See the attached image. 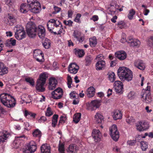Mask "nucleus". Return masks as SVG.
<instances>
[{
    "label": "nucleus",
    "mask_w": 153,
    "mask_h": 153,
    "mask_svg": "<svg viewBox=\"0 0 153 153\" xmlns=\"http://www.w3.org/2000/svg\"><path fill=\"white\" fill-rule=\"evenodd\" d=\"M134 65L136 68L141 70H144L146 68L143 61L140 59L135 60L134 61Z\"/></svg>",
    "instance_id": "f8f14e48"
},
{
    "label": "nucleus",
    "mask_w": 153,
    "mask_h": 153,
    "mask_svg": "<svg viewBox=\"0 0 153 153\" xmlns=\"http://www.w3.org/2000/svg\"><path fill=\"white\" fill-rule=\"evenodd\" d=\"M81 33L78 30H75L74 32L73 36L74 37V38L77 37L78 36H79L80 35H81Z\"/></svg>",
    "instance_id": "4d7b16f0"
},
{
    "label": "nucleus",
    "mask_w": 153,
    "mask_h": 153,
    "mask_svg": "<svg viewBox=\"0 0 153 153\" xmlns=\"http://www.w3.org/2000/svg\"><path fill=\"white\" fill-rule=\"evenodd\" d=\"M30 6L27 4H22L20 6V10L21 12L23 13H25L30 10Z\"/></svg>",
    "instance_id": "b1692460"
},
{
    "label": "nucleus",
    "mask_w": 153,
    "mask_h": 153,
    "mask_svg": "<svg viewBox=\"0 0 153 153\" xmlns=\"http://www.w3.org/2000/svg\"><path fill=\"white\" fill-rule=\"evenodd\" d=\"M51 94L53 99L56 100L60 99L63 94L62 89L60 88H58L52 92Z\"/></svg>",
    "instance_id": "1a4fd4ad"
},
{
    "label": "nucleus",
    "mask_w": 153,
    "mask_h": 153,
    "mask_svg": "<svg viewBox=\"0 0 153 153\" xmlns=\"http://www.w3.org/2000/svg\"><path fill=\"white\" fill-rule=\"evenodd\" d=\"M126 54L124 51H119L115 53V56L120 60H123L126 58Z\"/></svg>",
    "instance_id": "aec40b11"
},
{
    "label": "nucleus",
    "mask_w": 153,
    "mask_h": 153,
    "mask_svg": "<svg viewBox=\"0 0 153 153\" xmlns=\"http://www.w3.org/2000/svg\"><path fill=\"white\" fill-rule=\"evenodd\" d=\"M113 117L114 119L115 120L121 119L122 117L121 112L118 110H114L113 112Z\"/></svg>",
    "instance_id": "a878e982"
},
{
    "label": "nucleus",
    "mask_w": 153,
    "mask_h": 153,
    "mask_svg": "<svg viewBox=\"0 0 153 153\" xmlns=\"http://www.w3.org/2000/svg\"><path fill=\"white\" fill-rule=\"evenodd\" d=\"M92 59V58L90 56H86L85 59V65L89 66L90 65Z\"/></svg>",
    "instance_id": "c03bdc74"
},
{
    "label": "nucleus",
    "mask_w": 153,
    "mask_h": 153,
    "mask_svg": "<svg viewBox=\"0 0 153 153\" xmlns=\"http://www.w3.org/2000/svg\"><path fill=\"white\" fill-rule=\"evenodd\" d=\"M114 87L116 91L118 93H121L123 88V84L120 81H117L115 82L114 84Z\"/></svg>",
    "instance_id": "4468645a"
},
{
    "label": "nucleus",
    "mask_w": 153,
    "mask_h": 153,
    "mask_svg": "<svg viewBox=\"0 0 153 153\" xmlns=\"http://www.w3.org/2000/svg\"><path fill=\"white\" fill-rule=\"evenodd\" d=\"M25 31L24 30V28L22 27H21L20 28H17L16 29V31L15 33V34H18L19 33H21V32Z\"/></svg>",
    "instance_id": "774afa93"
},
{
    "label": "nucleus",
    "mask_w": 153,
    "mask_h": 153,
    "mask_svg": "<svg viewBox=\"0 0 153 153\" xmlns=\"http://www.w3.org/2000/svg\"><path fill=\"white\" fill-rule=\"evenodd\" d=\"M67 119L66 117L61 116L60 117V120L59 121V124L58 126H59L60 124H63L65 122V121Z\"/></svg>",
    "instance_id": "de8ad7c7"
},
{
    "label": "nucleus",
    "mask_w": 153,
    "mask_h": 153,
    "mask_svg": "<svg viewBox=\"0 0 153 153\" xmlns=\"http://www.w3.org/2000/svg\"><path fill=\"white\" fill-rule=\"evenodd\" d=\"M54 27H55L56 28L59 27H59H62V25L61 22L57 20L54 24Z\"/></svg>",
    "instance_id": "6e6d98bb"
},
{
    "label": "nucleus",
    "mask_w": 153,
    "mask_h": 153,
    "mask_svg": "<svg viewBox=\"0 0 153 153\" xmlns=\"http://www.w3.org/2000/svg\"><path fill=\"white\" fill-rule=\"evenodd\" d=\"M101 100H94L92 101L90 104V106L97 108L99 107L100 105Z\"/></svg>",
    "instance_id": "c85d7f7f"
},
{
    "label": "nucleus",
    "mask_w": 153,
    "mask_h": 153,
    "mask_svg": "<svg viewBox=\"0 0 153 153\" xmlns=\"http://www.w3.org/2000/svg\"><path fill=\"white\" fill-rule=\"evenodd\" d=\"M127 41L128 43L130 44V45L133 47H138L140 44V42L137 39L129 38Z\"/></svg>",
    "instance_id": "dca6fc26"
},
{
    "label": "nucleus",
    "mask_w": 153,
    "mask_h": 153,
    "mask_svg": "<svg viewBox=\"0 0 153 153\" xmlns=\"http://www.w3.org/2000/svg\"><path fill=\"white\" fill-rule=\"evenodd\" d=\"M8 18L9 19V21L13 23H14L16 22V18L13 14H8Z\"/></svg>",
    "instance_id": "603ef678"
},
{
    "label": "nucleus",
    "mask_w": 153,
    "mask_h": 153,
    "mask_svg": "<svg viewBox=\"0 0 153 153\" xmlns=\"http://www.w3.org/2000/svg\"><path fill=\"white\" fill-rule=\"evenodd\" d=\"M33 53V57L37 61L39 62H42V59L44 58V54L42 51L39 49H36L34 51Z\"/></svg>",
    "instance_id": "0eeeda50"
},
{
    "label": "nucleus",
    "mask_w": 153,
    "mask_h": 153,
    "mask_svg": "<svg viewBox=\"0 0 153 153\" xmlns=\"http://www.w3.org/2000/svg\"><path fill=\"white\" fill-rule=\"evenodd\" d=\"M24 125L25 126V129L27 131H29L31 129V126L30 125L28 122H25Z\"/></svg>",
    "instance_id": "e2e57ef3"
},
{
    "label": "nucleus",
    "mask_w": 153,
    "mask_h": 153,
    "mask_svg": "<svg viewBox=\"0 0 153 153\" xmlns=\"http://www.w3.org/2000/svg\"><path fill=\"white\" fill-rule=\"evenodd\" d=\"M105 61L103 60L98 61L95 65L96 69L97 71L104 70L105 68Z\"/></svg>",
    "instance_id": "f3484780"
},
{
    "label": "nucleus",
    "mask_w": 153,
    "mask_h": 153,
    "mask_svg": "<svg viewBox=\"0 0 153 153\" xmlns=\"http://www.w3.org/2000/svg\"><path fill=\"white\" fill-rule=\"evenodd\" d=\"M135 121V119L132 117H129L126 119V121L129 124H131Z\"/></svg>",
    "instance_id": "09e8293b"
},
{
    "label": "nucleus",
    "mask_w": 153,
    "mask_h": 153,
    "mask_svg": "<svg viewBox=\"0 0 153 153\" xmlns=\"http://www.w3.org/2000/svg\"><path fill=\"white\" fill-rule=\"evenodd\" d=\"M110 135L115 141H117L119 137V132L116 125H114L110 128Z\"/></svg>",
    "instance_id": "39448f33"
},
{
    "label": "nucleus",
    "mask_w": 153,
    "mask_h": 153,
    "mask_svg": "<svg viewBox=\"0 0 153 153\" xmlns=\"http://www.w3.org/2000/svg\"><path fill=\"white\" fill-rule=\"evenodd\" d=\"M136 142V140H130L127 141V143L129 146H133L135 145Z\"/></svg>",
    "instance_id": "0e129e2a"
},
{
    "label": "nucleus",
    "mask_w": 153,
    "mask_h": 153,
    "mask_svg": "<svg viewBox=\"0 0 153 153\" xmlns=\"http://www.w3.org/2000/svg\"><path fill=\"white\" fill-rule=\"evenodd\" d=\"M42 153H51V147L47 144H43L41 147Z\"/></svg>",
    "instance_id": "5701e85b"
},
{
    "label": "nucleus",
    "mask_w": 153,
    "mask_h": 153,
    "mask_svg": "<svg viewBox=\"0 0 153 153\" xmlns=\"http://www.w3.org/2000/svg\"><path fill=\"white\" fill-rule=\"evenodd\" d=\"M37 31L39 38L42 39H43L45 35V30L44 27L41 25L38 26Z\"/></svg>",
    "instance_id": "2eb2a0df"
},
{
    "label": "nucleus",
    "mask_w": 153,
    "mask_h": 153,
    "mask_svg": "<svg viewBox=\"0 0 153 153\" xmlns=\"http://www.w3.org/2000/svg\"><path fill=\"white\" fill-rule=\"evenodd\" d=\"M57 83V80L54 77L49 79L48 88L50 90H52L55 88Z\"/></svg>",
    "instance_id": "a211bd4d"
},
{
    "label": "nucleus",
    "mask_w": 153,
    "mask_h": 153,
    "mask_svg": "<svg viewBox=\"0 0 153 153\" xmlns=\"http://www.w3.org/2000/svg\"><path fill=\"white\" fill-rule=\"evenodd\" d=\"M92 136L96 142L100 141L102 137V134L99 130L96 129L93 130Z\"/></svg>",
    "instance_id": "9b49d317"
},
{
    "label": "nucleus",
    "mask_w": 153,
    "mask_h": 153,
    "mask_svg": "<svg viewBox=\"0 0 153 153\" xmlns=\"http://www.w3.org/2000/svg\"><path fill=\"white\" fill-rule=\"evenodd\" d=\"M74 13V11L71 9L68 10V18H72Z\"/></svg>",
    "instance_id": "338daca9"
},
{
    "label": "nucleus",
    "mask_w": 153,
    "mask_h": 153,
    "mask_svg": "<svg viewBox=\"0 0 153 153\" xmlns=\"http://www.w3.org/2000/svg\"><path fill=\"white\" fill-rule=\"evenodd\" d=\"M115 74L113 72L110 73L108 75L109 79L111 82H113L115 79Z\"/></svg>",
    "instance_id": "49530a36"
},
{
    "label": "nucleus",
    "mask_w": 153,
    "mask_h": 153,
    "mask_svg": "<svg viewBox=\"0 0 153 153\" xmlns=\"http://www.w3.org/2000/svg\"><path fill=\"white\" fill-rule=\"evenodd\" d=\"M26 30L27 34L29 37L33 38L35 36L36 34L37 27L33 22H30L27 24Z\"/></svg>",
    "instance_id": "7ed1b4c3"
},
{
    "label": "nucleus",
    "mask_w": 153,
    "mask_h": 153,
    "mask_svg": "<svg viewBox=\"0 0 153 153\" xmlns=\"http://www.w3.org/2000/svg\"><path fill=\"white\" fill-rule=\"evenodd\" d=\"M50 41L47 39H46L45 41L43 42V45L46 49L49 48L51 46Z\"/></svg>",
    "instance_id": "ea45409f"
},
{
    "label": "nucleus",
    "mask_w": 153,
    "mask_h": 153,
    "mask_svg": "<svg viewBox=\"0 0 153 153\" xmlns=\"http://www.w3.org/2000/svg\"><path fill=\"white\" fill-rule=\"evenodd\" d=\"M47 26L48 30L49 31H52V30L54 29V24L48 22L47 24Z\"/></svg>",
    "instance_id": "3c124183"
},
{
    "label": "nucleus",
    "mask_w": 153,
    "mask_h": 153,
    "mask_svg": "<svg viewBox=\"0 0 153 153\" xmlns=\"http://www.w3.org/2000/svg\"><path fill=\"white\" fill-rule=\"evenodd\" d=\"M79 68V66L76 63H73L69 65L68 70L70 73L75 74L77 73Z\"/></svg>",
    "instance_id": "ddd939ff"
},
{
    "label": "nucleus",
    "mask_w": 153,
    "mask_h": 153,
    "mask_svg": "<svg viewBox=\"0 0 153 153\" xmlns=\"http://www.w3.org/2000/svg\"><path fill=\"white\" fill-rule=\"evenodd\" d=\"M27 3L30 6V10L36 13L39 12L41 9L40 3L36 0H27Z\"/></svg>",
    "instance_id": "20e7f679"
},
{
    "label": "nucleus",
    "mask_w": 153,
    "mask_h": 153,
    "mask_svg": "<svg viewBox=\"0 0 153 153\" xmlns=\"http://www.w3.org/2000/svg\"><path fill=\"white\" fill-rule=\"evenodd\" d=\"M151 92L147 91L146 93L142 94L141 98H143L142 101L147 103H150L152 101V98L151 96Z\"/></svg>",
    "instance_id": "9d476101"
},
{
    "label": "nucleus",
    "mask_w": 153,
    "mask_h": 153,
    "mask_svg": "<svg viewBox=\"0 0 153 153\" xmlns=\"http://www.w3.org/2000/svg\"><path fill=\"white\" fill-rule=\"evenodd\" d=\"M32 134L34 137L38 138L39 140H40V138L42 136V133L38 129L35 130L33 132Z\"/></svg>",
    "instance_id": "7c9ffc66"
},
{
    "label": "nucleus",
    "mask_w": 153,
    "mask_h": 153,
    "mask_svg": "<svg viewBox=\"0 0 153 153\" xmlns=\"http://www.w3.org/2000/svg\"><path fill=\"white\" fill-rule=\"evenodd\" d=\"M95 93V89L94 88L91 86L88 88L86 92V94L88 97L91 98L93 97Z\"/></svg>",
    "instance_id": "412c9836"
},
{
    "label": "nucleus",
    "mask_w": 153,
    "mask_h": 153,
    "mask_svg": "<svg viewBox=\"0 0 153 153\" xmlns=\"http://www.w3.org/2000/svg\"><path fill=\"white\" fill-rule=\"evenodd\" d=\"M70 96L71 99H74L76 97H79L78 94L75 91L71 92L70 94Z\"/></svg>",
    "instance_id": "864d4df0"
},
{
    "label": "nucleus",
    "mask_w": 153,
    "mask_h": 153,
    "mask_svg": "<svg viewBox=\"0 0 153 153\" xmlns=\"http://www.w3.org/2000/svg\"><path fill=\"white\" fill-rule=\"evenodd\" d=\"M47 76L45 73L41 74L39 75V79L37 81L42 82L43 84H45Z\"/></svg>",
    "instance_id": "473e14b6"
},
{
    "label": "nucleus",
    "mask_w": 153,
    "mask_h": 153,
    "mask_svg": "<svg viewBox=\"0 0 153 153\" xmlns=\"http://www.w3.org/2000/svg\"><path fill=\"white\" fill-rule=\"evenodd\" d=\"M76 40L79 42H82L85 39V37L84 36L80 35L79 36H78L75 38Z\"/></svg>",
    "instance_id": "13d9d810"
},
{
    "label": "nucleus",
    "mask_w": 153,
    "mask_h": 153,
    "mask_svg": "<svg viewBox=\"0 0 153 153\" xmlns=\"http://www.w3.org/2000/svg\"><path fill=\"white\" fill-rule=\"evenodd\" d=\"M27 149L23 151L24 153H32L34 152L36 149V143L31 141L27 145Z\"/></svg>",
    "instance_id": "423d86ee"
},
{
    "label": "nucleus",
    "mask_w": 153,
    "mask_h": 153,
    "mask_svg": "<svg viewBox=\"0 0 153 153\" xmlns=\"http://www.w3.org/2000/svg\"><path fill=\"white\" fill-rule=\"evenodd\" d=\"M58 150L59 153H65V144L63 143H59V144Z\"/></svg>",
    "instance_id": "58836bf2"
},
{
    "label": "nucleus",
    "mask_w": 153,
    "mask_h": 153,
    "mask_svg": "<svg viewBox=\"0 0 153 153\" xmlns=\"http://www.w3.org/2000/svg\"><path fill=\"white\" fill-rule=\"evenodd\" d=\"M90 45L91 47H95L97 44V39L95 37H93L89 39Z\"/></svg>",
    "instance_id": "e433bc0d"
},
{
    "label": "nucleus",
    "mask_w": 153,
    "mask_h": 153,
    "mask_svg": "<svg viewBox=\"0 0 153 153\" xmlns=\"http://www.w3.org/2000/svg\"><path fill=\"white\" fill-rule=\"evenodd\" d=\"M74 50L75 55L79 57H82L85 54L84 51L82 49H75Z\"/></svg>",
    "instance_id": "c9c22d12"
},
{
    "label": "nucleus",
    "mask_w": 153,
    "mask_h": 153,
    "mask_svg": "<svg viewBox=\"0 0 153 153\" xmlns=\"http://www.w3.org/2000/svg\"><path fill=\"white\" fill-rule=\"evenodd\" d=\"M81 16V15L80 13H77L76 15V16L74 19V21L78 23H80L81 22L80 18Z\"/></svg>",
    "instance_id": "5fc2aeb1"
},
{
    "label": "nucleus",
    "mask_w": 153,
    "mask_h": 153,
    "mask_svg": "<svg viewBox=\"0 0 153 153\" xmlns=\"http://www.w3.org/2000/svg\"><path fill=\"white\" fill-rule=\"evenodd\" d=\"M63 23L66 25L68 26L69 27H72L73 22L71 20H69L68 21L65 20L64 21Z\"/></svg>",
    "instance_id": "680f3d73"
},
{
    "label": "nucleus",
    "mask_w": 153,
    "mask_h": 153,
    "mask_svg": "<svg viewBox=\"0 0 153 153\" xmlns=\"http://www.w3.org/2000/svg\"><path fill=\"white\" fill-rule=\"evenodd\" d=\"M117 75L121 80L129 81L133 77L132 72L129 69L124 67H120L117 71Z\"/></svg>",
    "instance_id": "f03ea898"
},
{
    "label": "nucleus",
    "mask_w": 153,
    "mask_h": 153,
    "mask_svg": "<svg viewBox=\"0 0 153 153\" xmlns=\"http://www.w3.org/2000/svg\"><path fill=\"white\" fill-rule=\"evenodd\" d=\"M58 118V115L57 114H55L53 116L52 119V127H56L57 123Z\"/></svg>",
    "instance_id": "f704fd0d"
},
{
    "label": "nucleus",
    "mask_w": 153,
    "mask_h": 153,
    "mask_svg": "<svg viewBox=\"0 0 153 153\" xmlns=\"http://www.w3.org/2000/svg\"><path fill=\"white\" fill-rule=\"evenodd\" d=\"M21 99L23 101L26 102V104H29L31 102L29 95L27 94H24L22 95L21 97Z\"/></svg>",
    "instance_id": "2f4dec72"
},
{
    "label": "nucleus",
    "mask_w": 153,
    "mask_h": 153,
    "mask_svg": "<svg viewBox=\"0 0 153 153\" xmlns=\"http://www.w3.org/2000/svg\"><path fill=\"white\" fill-rule=\"evenodd\" d=\"M8 72V68L5 67L4 65L2 68L0 69V75L3 76Z\"/></svg>",
    "instance_id": "a19ab883"
},
{
    "label": "nucleus",
    "mask_w": 153,
    "mask_h": 153,
    "mask_svg": "<svg viewBox=\"0 0 153 153\" xmlns=\"http://www.w3.org/2000/svg\"><path fill=\"white\" fill-rule=\"evenodd\" d=\"M4 44L6 47L11 48L12 46L16 45V40L13 38H11L6 40Z\"/></svg>",
    "instance_id": "4be33fe9"
},
{
    "label": "nucleus",
    "mask_w": 153,
    "mask_h": 153,
    "mask_svg": "<svg viewBox=\"0 0 153 153\" xmlns=\"http://www.w3.org/2000/svg\"><path fill=\"white\" fill-rule=\"evenodd\" d=\"M53 113L51 111V108L49 107L47 108V112L45 113L46 116L49 117L53 114Z\"/></svg>",
    "instance_id": "052dcab7"
},
{
    "label": "nucleus",
    "mask_w": 153,
    "mask_h": 153,
    "mask_svg": "<svg viewBox=\"0 0 153 153\" xmlns=\"http://www.w3.org/2000/svg\"><path fill=\"white\" fill-rule=\"evenodd\" d=\"M149 127L148 123L144 120L139 121V124L137 126V130L139 131H143L149 128Z\"/></svg>",
    "instance_id": "6e6552de"
},
{
    "label": "nucleus",
    "mask_w": 153,
    "mask_h": 153,
    "mask_svg": "<svg viewBox=\"0 0 153 153\" xmlns=\"http://www.w3.org/2000/svg\"><path fill=\"white\" fill-rule=\"evenodd\" d=\"M135 12L133 9L131 10L129 12V13L128 15V18L130 19H132L134 15L135 14Z\"/></svg>",
    "instance_id": "a18cd8bd"
},
{
    "label": "nucleus",
    "mask_w": 153,
    "mask_h": 153,
    "mask_svg": "<svg viewBox=\"0 0 153 153\" xmlns=\"http://www.w3.org/2000/svg\"><path fill=\"white\" fill-rule=\"evenodd\" d=\"M47 120L45 116H42L40 119L38 120V122L39 123H44Z\"/></svg>",
    "instance_id": "69168bd1"
},
{
    "label": "nucleus",
    "mask_w": 153,
    "mask_h": 153,
    "mask_svg": "<svg viewBox=\"0 0 153 153\" xmlns=\"http://www.w3.org/2000/svg\"><path fill=\"white\" fill-rule=\"evenodd\" d=\"M25 81L29 83L30 85L33 86L34 85L35 82L33 79L31 77H28L25 78Z\"/></svg>",
    "instance_id": "37998d69"
},
{
    "label": "nucleus",
    "mask_w": 153,
    "mask_h": 153,
    "mask_svg": "<svg viewBox=\"0 0 153 153\" xmlns=\"http://www.w3.org/2000/svg\"><path fill=\"white\" fill-rule=\"evenodd\" d=\"M81 114L80 113H76L73 116V121L75 123H77L80 121Z\"/></svg>",
    "instance_id": "72a5a7b5"
},
{
    "label": "nucleus",
    "mask_w": 153,
    "mask_h": 153,
    "mask_svg": "<svg viewBox=\"0 0 153 153\" xmlns=\"http://www.w3.org/2000/svg\"><path fill=\"white\" fill-rule=\"evenodd\" d=\"M95 120L96 123L100 124L103 121V117L100 113H97L95 115Z\"/></svg>",
    "instance_id": "bb28decb"
},
{
    "label": "nucleus",
    "mask_w": 153,
    "mask_h": 153,
    "mask_svg": "<svg viewBox=\"0 0 153 153\" xmlns=\"http://www.w3.org/2000/svg\"><path fill=\"white\" fill-rule=\"evenodd\" d=\"M16 38L19 40H20L25 38V31L21 32L17 34H15Z\"/></svg>",
    "instance_id": "4c0bfd02"
},
{
    "label": "nucleus",
    "mask_w": 153,
    "mask_h": 153,
    "mask_svg": "<svg viewBox=\"0 0 153 153\" xmlns=\"http://www.w3.org/2000/svg\"><path fill=\"white\" fill-rule=\"evenodd\" d=\"M76 40L79 42H82L85 39V37L84 36L80 35L79 36H78L75 38Z\"/></svg>",
    "instance_id": "bf43d9fd"
},
{
    "label": "nucleus",
    "mask_w": 153,
    "mask_h": 153,
    "mask_svg": "<svg viewBox=\"0 0 153 153\" xmlns=\"http://www.w3.org/2000/svg\"><path fill=\"white\" fill-rule=\"evenodd\" d=\"M78 150V147L74 144H71L67 149V152L68 153H77Z\"/></svg>",
    "instance_id": "6ab92c4d"
},
{
    "label": "nucleus",
    "mask_w": 153,
    "mask_h": 153,
    "mask_svg": "<svg viewBox=\"0 0 153 153\" xmlns=\"http://www.w3.org/2000/svg\"><path fill=\"white\" fill-rule=\"evenodd\" d=\"M9 136V133L6 131L5 133H3L0 135V143H3L7 140Z\"/></svg>",
    "instance_id": "c756f323"
},
{
    "label": "nucleus",
    "mask_w": 153,
    "mask_h": 153,
    "mask_svg": "<svg viewBox=\"0 0 153 153\" xmlns=\"http://www.w3.org/2000/svg\"><path fill=\"white\" fill-rule=\"evenodd\" d=\"M45 84L42 83V82L37 81L36 86V88L37 90L40 92H44L45 91V88L44 87Z\"/></svg>",
    "instance_id": "393cba45"
},
{
    "label": "nucleus",
    "mask_w": 153,
    "mask_h": 153,
    "mask_svg": "<svg viewBox=\"0 0 153 153\" xmlns=\"http://www.w3.org/2000/svg\"><path fill=\"white\" fill-rule=\"evenodd\" d=\"M141 148L143 151H146L148 148L147 143L144 141H141L140 142Z\"/></svg>",
    "instance_id": "79ce46f5"
},
{
    "label": "nucleus",
    "mask_w": 153,
    "mask_h": 153,
    "mask_svg": "<svg viewBox=\"0 0 153 153\" xmlns=\"http://www.w3.org/2000/svg\"><path fill=\"white\" fill-rule=\"evenodd\" d=\"M24 115L27 118H35L36 115L35 113L31 112L27 110H25L24 112Z\"/></svg>",
    "instance_id": "cd10ccee"
},
{
    "label": "nucleus",
    "mask_w": 153,
    "mask_h": 153,
    "mask_svg": "<svg viewBox=\"0 0 153 153\" xmlns=\"http://www.w3.org/2000/svg\"><path fill=\"white\" fill-rule=\"evenodd\" d=\"M1 102L5 106L13 108L16 104V100L12 96L7 93H3L0 95Z\"/></svg>",
    "instance_id": "f257e3e1"
},
{
    "label": "nucleus",
    "mask_w": 153,
    "mask_h": 153,
    "mask_svg": "<svg viewBox=\"0 0 153 153\" xmlns=\"http://www.w3.org/2000/svg\"><path fill=\"white\" fill-rule=\"evenodd\" d=\"M127 97L128 99L131 100L135 97V93L133 91H131L128 94Z\"/></svg>",
    "instance_id": "8fccbe9b"
}]
</instances>
